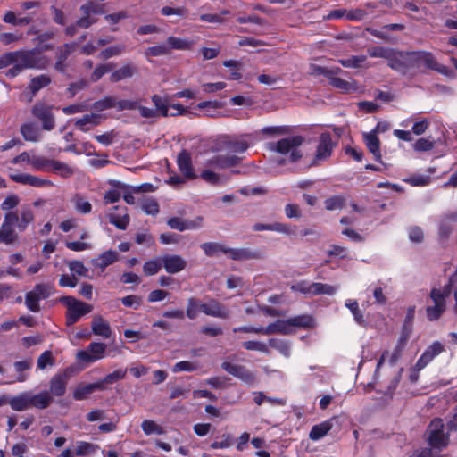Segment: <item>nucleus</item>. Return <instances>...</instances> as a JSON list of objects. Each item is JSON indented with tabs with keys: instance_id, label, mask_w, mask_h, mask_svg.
Wrapping results in <instances>:
<instances>
[{
	"instance_id": "obj_1",
	"label": "nucleus",
	"mask_w": 457,
	"mask_h": 457,
	"mask_svg": "<svg viewBox=\"0 0 457 457\" xmlns=\"http://www.w3.org/2000/svg\"><path fill=\"white\" fill-rule=\"evenodd\" d=\"M54 49L53 44H46L41 49H21L6 52L0 55V70L12 65L5 71L8 79L19 76L25 70H46L49 64V58L42 54V51Z\"/></svg>"
},
{
	"instance_id": "obj_2",
	"label": "nucleus",
	"mask_w": 457,
	"mask_h": 457,
	"mask_svg": "<svg viewBox=\"0 0 457 457\" xmlns=\"http://www.w3.org/2000/svg\"><path fill=\"white\" fill-rule=\"evenodd\" d=\"M421 67L447 75L450 71L445 65L440 64L434 54L427 51H395L390 68L403 75Z\"/></svg>"
},
{
	"instance_id": "obj_3",
	"label": "nucleus",
	"mask_w": 457,
	"mask_h": 457,
	"mask_svg": "<svg viewBox=\"0 0 457 457\" xmlns=\"http://www.w3.org/2000/svg\"><path fill=\"white\" fill-rule=\"evenodd\" d=\"M200 247L208 257H216L220 253L227 254L228 258L234 261H247L261 257L258 252L252 251L249 248H231L217 242H205Z\"/></svg>"
},
{
	"instance_id": "obj_4",
	"label": "nucleus",
	"mask_w": 457,
	"mask_h": 457,
	"mask_svg": "<svg viewBox=\"0 0 457 457\" xmlns=\"http://www.w3.org/2000/svg\"><path fill=\"white\" fill-rule=\"evenodd\" d=\"M59 301L67 308L65 320L68 327L77 323L82 316L91 312L93 309L91 304L77 300L71 295L62 296Z\"/></svg>"
},
{
	"instance_id": "obj_5",
	"label": "nucleus",
	"mask_w": 457,
	"mask_h": 457,
	"mask_svg": "<svg viewBox=\"0 0 457 457\" xmlns=\"http://www.w3.org/2000/svg\"><path fill=\"white\" fill-rule=\"evenodd\" d=\"M343 70L337 68H328L316 66V75H323L328 79V83L333 87L340 90V92L344 94H348L351 92H355L358 88L356 81L352 79L351 81L345 80L339 77L337 74L343 73Z\"/></svg>"
},
{
	"instance_id": "obj_6",
	"label": "nucleus",
	"mask_w": 457,
	"mask_h": 457,
	"mask_svg": "<svg viewBox=\"0 0 457 457\" xmlns=\"http://www.w3.org/2000/svg\"><path fill=\"white\" fill-rule=\"evenodd\" d=\"M445 424L441 418L433 419L428 424L425 436L432 448L443 449L449 444L448 434L444 433Z\"/></svg>"
},
{
	"instance_id": "obj_7",
	"label": "nucleus",
	"mask_w": 457,
	"mask_h": 457,
	"mask_svg": "<svg viewBox=\"0 0 457 457\" xmlns=\"http://www.w3.org/2000/svg\"><path fill=\"white\" fill-rule=\"evenodd\" d=\"M304 139L302 136H292L278 140L276 144L270 145V149L281 154L290 153V162H295L302 157V154L297 149Z\"/></svg>"
},
{
	"instance_id": "obj_8",
	"label": "nucleus",
	"mask_w": 457,
	"mask_h": 457,
	"mask_svg": "<svg viewBox=\"0 0 457 457\" xmlns=\"http://www.w3.org/2000/svg\"><path fill=\"white\" fill-rule=\"evenodd\" d=\"M74 369L67 367L62 371L55 373L49 381V393L51 396L61 397L66 393L67 384L72 377Z\"/></svg>"
},
{
	"instance_id": "obj_9",
	"label": "nucleus",
	"mask_w": 457,
	"mask_h": 457,
	"mask_svg": "<svg viewBox=\"0 0 457 457\" xmlns=\"http://www.w3.org/2000/svg\"><path fill=\"white\" fill-rule=\"evenodd\" d=\"M17 221L14 212L4 213V221L0 226V243L12 245L18 239V234L15 232Z\"/></svg>"
},
{
	"instance_id": "obj_10",
	"label": "nucleus",
	"mask_w": 457,
	"mask_h": 457,
	"mask_svg": "<svg viewBox=\"0 0 457 457\" xmlns=\"http://www.w3.org/2000/svg\"><path fill=\"white\" fill-rule=\"evenodd\" d=\"M33 116L42 122V128L50 131L55 126L54 115L52 112V106L43 102H37L34 104L32 111Z\"/></svg>"
},
{
	"instance_id": "obj_11",
	"label": "nucleus",
	"mask_w": 457,
	"mask_h": 457,
	"mask_svg": "<svg viewBox=\"0 0 457 457\" xmlns=\"http://www.w3.org/2000/svg\"><path fill=\"white\" fill-rule=\"evenodd\" d=\"M221 368L228 374L240 379L246 385L252 386L256 381L255 374L244 365L223 361Z\"/></svg>"
},
{
	"instance_id": "obj_12",
	"label": "nucleus",
	"mask_w": 457,
	"mask_h": 457,
	"mask_svg": "<svg viewBox=\"0 0 457 457\" xmlns=\"http://www.w3.org/2000/svg\"><path fill=\"white\" fill-rule=\"evenodd\" d=\"M337 141H333L329 132H323L319 137L318 145L316 146V165L320 162L327 161L332 154Z\"/></svg>"
},
{
	"instance_id": "obj_13",
	"label": "nucleus",
	"mask_w": 457,
	"mask_h": 457,
	"mask_svg": "<svg viewBox=\"0 0 457 457\" xmlns=\"http://www.w3.org/2000/svg\"><path fill=\"white\" fill-rule=\"evenodd\" d=\"M82 15L78 19V24L82 29H87L92 24L96 22V19L92 18L91 14H101L104 13V8L99 4L93 1H88L85 4H82L79 8Z\"/></svg>"
},
{
	"instance_id": "obj_14",
	"label": "nucleus",
	"mask_w": 457,
	"mask_h": 457,
	"mask_svg": "<svg viewBox=\"0 0 457 457\" xmlns=\"http://www.w3.org/2000/svg\"><path fill=\"white\" fill-rule=\"evenodd\" d=\"M10 179L16 183L30 186L33 187H54V183L46 179H42L37 176H34L28 173H17V174H10Z\"/></svg>"
},
{
	"instance_id": "obj_15",
	"label": "nucleus",
	"mask_w": 457,
	"mask_h": 457,
	"mask_svg": "<svg viewBox=\"0 0 457 457\" xmlns=\"http://www.w3.org/2000/svg\"><path fill=\"white\" fill-rule=\"evenodd\" d=\"M76 43H65L56 48L54 70L62 74L65 73L68 68L66 63L69 56L74 52Z\"/></svg>"
},
{
	"instance_id": "obj_16",
	"label": "nucleus",
	"mask_w": 457,
	"mask_h": 457,
	"mask_svg": "<svg viewBox=\"0 0 457 457\" xmlns=\"http://www.w3.org/2000/svg\"><path fill=\"white\" fill-rule=\"evenodd\" d=\"M200 312L205 315L220 319H227L229 314L226 306L214 298L210 299L207 303H204L200 306Z\"/></svg>"
},
{
	"instance_id": "obj_17",
	"label": "nucleus",
	"mask_w": 457,
	"mask_h": 457,
	"mask_svg": "<svg viewBox=\"0 0 457 457\" xmlns=\"http://www.w3.org/2000/svg\"><path fill=\"white\" fill-rule=\"evenodd\" d=\"M429 296L434 305L426 308L427 318L430 321L437 320L445 311L446 303L443 302V298L436 290H431Z\"/></svg>"
},
{
	"instance_id": "obj_18",
	"label": "nucleus",
	"mask_w": 457,
	"mask_h": 457,
	"mask_svg": "<svg viewBox=\"0 0 457 457\" xmlns=\"http://www.w3.org/2000/svg\"><path fill=\"white\" fill-rule=\"evenodd\" d=\"M17 221H15L16 228L19 232H24L29 225L32 224L35 220V214L33 209L28 205H22L20 212H14Z\"/></svg>"
},
{
	"instance_id": "obj_19",
	"label": "nucleus",
	"mask_w": 457,
	"mask_h": 457,
	"mask_svg": "<svg viewBox=\"0 0 457 457\" xmlns=\"http://www.w3.org/2000/svg\"><path fill=\"white\" fill-rule=\"evenodd\" d=\"M162 267L166 272L175 274L183 270L187 266V262L178 254H165L162 257Z\"/></svg>"
},
{
	"instance_id": "obj_20",
	"label": "nucleus",
	"mask_w": 457,
	"mask_h": 457,
	"mask_svg": "<svg viewBox=\"0 0 457 457\" xmlns=\"http://www.w3.org/2000/svg\"><path fill=\"white\" fill-rule=\"evenodd\" d=\"M177 164L179 171L183 174L185 179H195L196 178L192 165L191 154L187 150H182L177 157Z\"/></svg>"
},
{
	"instance_id": "obj_21",
	"label": "nucleus",
	"mask_w": 457,
	"mask_h": 457,
	"mask_svg": "<svg viewBox=\"0 0 457 457\" xmlns=\"http://www.w3.org/2000/svg\"><path fill=\"white\" fill-rule=\"evenodd\" d=\"M296 226H291L289 224L281 223V222H274L272 224H263V223H256L253 227V231H276L278 233H283L287 235L295 234V230Z\"/></svg>"
},
{
	"instance_id": "obj_22",
	"label": "nucleus",
	"mask_w": 457,
	"mask_h": 457,
	"mask_svg": "<svg viewBox=\"0 0 457 457\" xmlns=\"http://www.w3.org/2000/svg\"><path fill=\"white\" fill-rule=\"evenodd\" d=\"M52 403L53 397L48 391L44 390L38 394H33L29 391L30 408L44 410L48 408Z\"/></svg>"
},
{
	"instance_id": "obj_23",
	"label": "nucleus",
	"mask_w": 457,
	"mask_h": 457,
	"mask_svg": "<svg viewBox=\"0 0 457 457\" xmlns=\"http://www.w3.org/2000/svg\"><path fill=\"white\" fill-rule=\"evenodd\" d=\"M202 220V217H198L197 220H185L179 217H172L168 220L167 224L172 229L185 231L199 228Z\"/></svg>"
},
{
	"instance_id": "obj_24",
	"label": "nucleus",
	"mask_w": 457,
	"mask_h": 457,
	"mask_svg": "<svg viewBox=\"0 0 457 457\" xmlns=\"http://www.w3.org/2000/svg\"><path fill=\"white\" fill-rule=\"evenodd\" d=\"M138 72L137 67L132 62H126L120 68L114 71L110 77L112 82H119L132 78Z\"/></svg>"
},
{
	"instance_id": "obj_25",
	"label": "nucleus",
	"mask_w": 457,
	"mask_h": 457,
	"mask_svg": "<svg viewBox=\"0 0 457 457\" xmlns=\"http://www.w3.org/2000/svg\"><path fill=\"white\" fill-rule=\"evenodd\" d=\"M104 388L98 381L90 384H79L73 392V398L77 401L85 400L94 391L104 390Z\"/></svg>"
},
{
	"instance_id": "obj_26",
	"label": "nucleus",
	"mask_w": 457,
	"mask_h": 457,
	"mask_svg": "<svg viewBox=\"0 0 457 457\" xmlns=\"http://www.w3.org/2000/svg\"><path fill=\"white\" fill-rule=\"evenodd\" d=\"M92 332L104 338H109L112 336V328L108 321H106L101 315H96L93 318L91 323Z\"/></svg>"
},
{
	"instance_id": "obj_27",
	"label": "nucleus",
	"mask_w": 457,
	"mask_h": 457,
	"mask_svg": "<svg viewBox=\"0 0 457 457\" xmlns=\"http://www.w3.org/2000/svg\"><path fill=\"white\" fill-rule=\"evenodd\" d=\"M295 332L294 328H291L289 320H278L275 322L269 324L265 327V335L281 334L290 335Z\"/></svg>"
},
{
	"instance_id": "obj_28",
	"label": "nucleus",
	"mask_w": 457,
	"mask_h": 457,
	"mask_svg": "<svg viewBox=\"0 0 457 457\" xmlns=\"http://www.w3.org/2000/svg\"><path fill=\"white\" fill-rule=\"evenodd\" d=\"M8 404L15 411H23L29 409V391L12 396L8 401Z\"/></svg>"
},
{
	"instance_id": "obj_29",
	"label": "nucleus",
	"mask_w": 457,
	"mask_h": 457,
	"mask_svg": "<svg viewBox=\"0 0 457 457\" xmlns=\"http://www.w3.org/2000/svg\"><path fill=\"white\" fill-rule=\"evenodd\" d=\"M240 158L236 155H216L209 161V164L219 169L235 167L239 163Z\"/></svg>"
},
{
	"instance_id": "obj_30",
	"label": "nucleus",
	"mask_w": 457,
	"mask_h": 457,
	"mask_svg": "<svg viewBox=\"0 0 457 457\" xmlns=\"http://www.w3.org/2000/svg\"><path fill=\"white\" fill-rule=\"evenodd\" d=\"M55 161L44 155H32L31 169L36 171L52 172Z\"/></svg>"
},
{
	"instance_id": "obj_31",
	"label": "nucleus",
	"mask_w": 457,
	"mask_h": 457,
	"mask_svg": "<svg viewBox=\"0 0 457 457\" xmlns=\"http://www.w3.org/2000/svg\"><path fill=\"white\" fill-rule=\"evenodd\" d=\"M165 42L170 53L172 50H190L195 44L189 38H181L174 36L168 37Z\"/></svg>"
},
{
	"instance_id": "obj_32",
	"label": "nucleus",
	"mask_w": 457,
	"mask_h": 457,
	"mask_svg": "<svg viewBox=\"0 0 457 457\" xmlns=\"http://www.w3.org/2000/svg\"><path fill=\"white\" fill-rule=\"evenodd\" d=\"M220 149L228 150L232 153H244L249 145L245 140L230 139L228 137H224L220 144Z\"/></svg>"
},
{
	"instance_id": "obj_33",
	"label": "nucleus",
	"mask_w": 457,
	"mask_h": 457,
	"mask_svg": "<svg viewBox=\"0 0 457 457\" xmlns=\"http://www.w3.org/2000/svg\"><path fill=\"white\" fill-rule=\"evenodd\" d=\"M364 140L369 151L374 155L377 162H381L380 141L375 133L364 134Z\"/></svg>"
},
{
	"instance_id": "obj_34",
	"label": "nucleus",
	"mask_w": 457,
	"mask_h": 457,
	"mask_svg": "<svg viewBox=\"0 0 457 457\" xmlns=\"http://www.w3.org/2000/svg\"><path fill=\"white\" fill-rule=\"evenodd\" d=\"M151 99L155 106L156 113L158 112L162 117L170 116V96L166 95L162 96L160 95L154 94L152 96Z\"/></svg>"
},
{
	"instance_id": "obj_35",
	"label": "nucleus",
	"mask_w": 457,
	"mask_h": 457,
	"mask_svg": "<svg viewBox=\"0 0 457 457\" xmlns=\"http://www.w3.org/2000/svg\"><path fill=\"white\" fill-rule=\"evenodd\" d=\"M119 260V253L114 250H108L102 253L96 260L94 265L102 270Z\"/></svg>"
},
{
	"instance_id": "obj_36",
	"label": "nucleus",
	"mask_w": 457,
	"mask_h": 457,
	"mask_svg": "<svg viewBox=\"0 0 457 457\" xmlns=\"http://www.w3.org/2000/svg\"><path fill=\"white\" fill-rule=\"evenodd\" d=\"M20 131L26 141L37 142L40 140V131L34 123L28 122L22 124Z\"/></svg>"
},
{
	"instance_id": "obj_37",
	"label": "nucleus",
	"mask_w": 457,
	"mask_h": 457,
	"mask_svg": "<svg viewBox=\"0 0 457 457\" xmlns=\"http://www.w3.org/2000/svg\"><path fill=\"white\" fill-rule=\"evenodd\" d=\"M51 83V78L46 74H40L32 78L28 85V89L30 90L32 96H34L40 89L47 87Z\"/></svg>"
},
{
	"instance_id": "obj_38",
	"label": "nucleus",
	"mask_w": 457,
	"mask_h": 457,
	"mask_svg": "<svg viewBox=\"0 0 457 457\" xmlns=\"http://www.w3.org/2000/svg\"><path fill=\"white\" fill-rule=\"evenodd\" d=\"M109 222L114 225L117 228L125 230L129 224L130 218L127 212V208L123 207V213H110L108 215Z\"/></svg>"
},
{
	"instance_id": "obj_39",
	"label": "nucleus",
	"mask_w": 457,
	"mask_h": 457,
	"mask_svg": "<svg viewBox=\"0 0 457 457\" xmlns=\"http://www.w3.org/2000/svg\"><path fill=\"white\" fill-rule=\"evenodd\" d=\"M395 51V50L393 48L384 46H372L367 50L370 57H379L387 60V64L389 67L394 57Z\"/></svg>"
},
{
	"instance_id": "obj_40",
	"label": "nucleus",
	"mask_w": 457,
	"mask_h": 457,
	"mask_svg": "<svg viewBox=\"0 0 457 457\" xmlns=\"http://www.w3.org/2000/svg\"><path fill=\"white\" fill-rule=\"evenodd\" d=\"M101 123V116L96 113L86 114L82 118L78 119L75 122V126L83 132H87L89 128L87 127V124H91L93 126H97Z\"/></svg>"
},
{
	"instance_id": "obj_41",
	"label": "nucleus",
	"mask_w": 457,
	"mask_h": 457,
	"mask_svg": "<svg viewBox=\"0 0 457 457\" xmlns=\"http://www.w3.org/2000/svg\"><path fill=\"white\" fill-rule=\"evenodd\" d=\"M291 328H308L312 327L313 319L311 315L303 314L297 315L288 319Z\"/></svg>"
},
{
	"instance_id": "obj_42",
	"label": "nucleus",
	"mask_w": 457,
	"mask_h": 457,
	"mask_svg": "<svg viewBox=\"0 0 457 457\" xmlns=\"http://www.w3.org/2000/svg\"><path fill=\"white\" fill-rule=\"evenodd\" d=\"M52 172L61 176L63 179H68L72 177L75 171L74 169L69 164L56 160L55 163L54 164Z\"/></svg>"
},
{
	"instance_id": "obj_43",
	"label": "nucleus",
	"mask_w": 457,
	"mask_h": 457,
	"mask_svg": "<svg viewBox=\"0 0 457 457\" xmlns=\"http://www.w3.org/2000/svg\"><path fill=\"white\" fill-rule=\"evenodd\" d=\"M126 51V46L122 44L113 45L102 50L98 57L103 60H107L112 56H119Z\"/></svg>"
},
{
	"instance_id": "obj_44",
	"label": "nucleus",
	"mask_w": 457,
	"mask_h": 457,
	"mask_svg": "<svg viewBox=\"0 0 457 457\" xmlns=\"http://www.w3.org/2000/svg\"><path fill=\"white\" fill-rule=\"evenodd\" d=\"M203 303L199 299L195 297H189L187 301V308L185 312V316H187L190 320H195L198 312H200V306Z\"/></svg>"
},
{
	"instance_id": "obj_45",
	"label": "nucleus",
	"mask_w": 457,
	"mask_h": 457,
	"mask_svg": "<svg viewBox=\"0 0 457 457\" xmlns=\"http://www.w3.org/2000/svg\"><path fill=\"white\" fill-rule=\"evenodd\" d=\"M115 97L112 96H105L104 98L93 103L92 109L96 112H103L115 106Z\"/></svg>"
},
{
	"instance_id": "obj_46",
	"label": "nucleus",
	"mask_w": 457,
	"mask_h": 457,
	"mask_svg": "<svg viewBox=\"0 0 457 457\" xmlns=\"http://www.w3.org/2000/svg\"><path fill=\"white\" fill-rule=\"evenodd\" d=\"M167 54H170V52L168 50L166 42L158 44L156 46H149L145 50V56L146 58L157 57Z\"/></svg>"
},
{
	"instance_id": "obj_47",
	"label": "nucleus",
	"mask_w": 457,
	"mask_h": 457,
	"mask_svg": "<svg viewBox=\"0 0 457 457\" xmlns=\"http://www.w3.org/2000/svg\"><path fill=\"white\" fill-rule=\"evenodd\" d=\"M268 345L287 357L290 355L291 348L287 341L278 338H270Z\"/></svg>"
},
{
	"instance_id": "obj_48",
	"label": "nucleus",
	"mask_w": 457,
	"mask_h": 457,
	"mask_svg": "<svg viewBox=\"0 0 457 457\" xmlns=\"http://www.w3.org/2000/svg\"><path fill=\"white\" fill-rule=\"evenodd\" d=\"M40 300L33 290L25 295V305L30 312H38L40 311Z\"/></svg>"
},
{
	"instance_id": "obj_49",
	"label": "nucleus",
	"mask_w": 457,
	"mask_h": 457,
	"mask_svg": "<svg viewBox=\"0 0 457 457\" xmlns=\"http://www.w3.org/2000/svg\"><path fill=\"white\" fill-rule=\"evenodd\" d=\"M127 370L118 369L112 373L107 374L104 378L98 380L104 386V384H113L116 381L121 380L126 377Z\"/></svg>"
},
{
	"instance_id": "obj_50",
	"label": "nucleus",
	"mask_w": 457,
	"mask_h": 457,
	"mask_svg": "<svg viewBox=\"0 0 457 457\" xmlns=\"http://www.w3.org/2000/svg\"><path fill=\"white\" fill-rule=\"evenodd\" d=\"M33 291L40 299H46L54 293L55 289L49 283H39L34 287Z\"/></svg>"
},
{
	"instance_id": "obj_51",
	"label": "nucleus",
	"mask_w": 457,
	"mask_h": 457,
	"mask_svg": "<svg viewBox=\"0 0 457 457\" xmlns=\"http://www.w3.org/2000/svg\"><path fill=\"white\" fill-rule=\"evenodd\" d=\"M106 348V345L101 342H92L87 346V350L96 358V361L104 357Z\"/></svg>"
},
{
	"instance_id": "obj_52",
	"label": "nucleus",
	"mask_w": 457,
	"mask_h": 457,
	"mask_svg": "<svg viewBox=\"0 0 457 457\" xmlns=\"http://www.w3.org/2000/svg\"><path fill=\"white\" fill-rule=\"evenodd\" d=\"M20 204V197L15 194H11L7 195L4 200L1 203L0 208L2 211L5 212H14L13 209L16 208Z\"/></svg>"
},
{
	"instance_id": "obj_53",
	"label": "nucleus",
	"mask_w": 457,
	"mask_h": 457,
	"mask_svg": "<svg viewBox=\"0 0 457 457\" xmlns=\"http://www.w3.org/2000/svg\"><path fill=\"white\" fill-rule=\"evenodd\" d=\"M55 363V359L53 356V353L49 350L43 352L37 358V368L45 370L47 366H53Z\"/></svg>"
},
{
	"instance_id": "obj_54",
	"label": "nucleus",
	"mask_w": 457,
	"mask_h": 457,
	"mask_svg": "<svg viewBox=\"0 0 457 457\" xmlns=\"http://www.w3.org/2000/svg\"><path fill=\"white\" fill-rule=\"evenodd\" d=\"M143 432L146 435L157 434L161 435L163 433V429L161 426L157 425L154 420H145L141 424Z\"/></svg>"
},
{
	"instance_id": "obj_55",
	"label": "nucleus",
	"mask_w": 457,
	"mask_h": 457,
	"mask_svg": "<svg viewBox=\"0 0 457 457\" xmlns=\"http://www.w3.org/2000/svg\"><path fill=\"white\" fill-rule=\"evenodd\" d=\"M95 450V445L85 441H79L76 447L75 453L79 457H86L93 453Z\"/></svg>"
},
{
	"instance_id": "obj_56",
	"label": "nucleus",
	"mask_w": 457,
	"mask_h": 457,
	"mask_svg": "<svg viewBox=\"0 0 457 457\" xmlns=\"http://www.w3.org/2000/svg\"><path fill=\"white\" fill-rule=\"evenodd\" d=\"M162 259L159 260H149L144 263L143 271L146 276H153L156 274L162 268Z\"/></svg>"
},
{
	"instance_id": "obj_57",
	"label": "nucleus",
	"mask_w": 457,
	"mask_h": 457,
	"mask_svg": "<svg viewBox=\"0 0 457 457\" xmlns=\"http://www.w3.org/2000/svg\"><path fill=\"white\" fill-rule=\"evenodd\" d=\"M345 305L350 309L351 312L354 317L355 321L361 326H366V321L364 320L363 313L360 310L358 303L356 301H349L348 303H345Z\"/></svg>"
},
{
	"instance_id": "obj_58",
	"label": "nucleus",
	"mask_w": 457,
	"mask_h": 457,
	"mask_svg": "<svg viewBox=\"0 0 457 457\" xmlns=\"http://www.w3.org/2000/svg\"><path fill=\"white\" fill-rule=\"evenodd\" d=\"M365 61V55H352L347 59L339 60V62L346 68H359Z\"/></svg>"
},
{
	"instance_id": "obj_59",
	"label": "nucleus",
	"mask_w": 457,
	"mask_h": 457,
	"mask_svg": "<svg viewBox=\"0 0 457 457\" xmlns=\"http://www.w3.org/2000/svg\"><path fill=\"white\" fill-rule=\"evenodd\" d=\"M112 68V63H104L97 65L90 76L92 82L98 81L104 74L109 72Z\"/></svg>"
},
{
	"instance_id": "obj_60",
	"label": "nucleus",
	"mask_w": 457,
	"mask_h": 457,
	"mask_svg": "<svg viewBox=\"0 0 457 457\" xmlns=\"http://www.w3.org/2000/svg\"><path fill=\"white\" fill-rule=\"evenodd\" d=\"M197 368H198V366L194 362H191L188 361H181L175 363L172 366L171 370L174 373H178V372H181V371L192 372V371L196 370Z\"/></svg>"
},
{
	"instance_id": "obj_61",
	"label": "nucleus",
	"mask_w": 457,
	"mask_h": 457,
	"mask_svg": "<svg viewBox=\"0 0 457 457\" xmlns=\"http://www.w3.org/2000/svg\"><path fill=\"white\" fill-rule=\"evenodd\" d=\"M345 199L340 195H334L325 201V207L328 211L342 209L345 206Z\"/></svg>"
},
{
	"instance_id": "obj_62",
	"label": "nucleus",
	"mask_w": 457,
	"mask_h": 457,
	"mask_svg": "<svg viewBox=\"0 0 457 457\" xmlns=\"http://www.w3.org/2000/svg\"><path fill=\"white\" fill-rule=\"evenodd\" d=\"M70 270L76 275L86 277L88 272V269L84 265L81 261L73 260L69 262Z\"/></svg>"
},
{
	"instance_id": "obj_63",
	"label": "nucleus",
	"mask_w": 457,
	"mask_h": 457,
	"mask_svg": "<svg viewBox=\"0 0 457 457\" xmlns=\"http://www.w3.org/2000/svg\"><path fill=\"white\" fill-rule=\"evenodd\" d=\"M120 301L124 306L130 307L135 310H137L143 303L142 297L139 295H129L124 296L121 298Z\"/></svg>"
},
{
	"instance_id": "obj_64",
	"label": "nucleus",
	"mask_w": 457,
	"mask_h": 457,
	"mask_svg": "<svg viewBox=\"0 0 457 457\" xmlns=\"http://www.w3.org/2000/svg\"><path fill=\"white\" fill-rule=\"evenodd\" d=\"M200 177L212 186H218L221 184V179L219 174L210 170H204Z\"/></svg>"
}]
</instances>
